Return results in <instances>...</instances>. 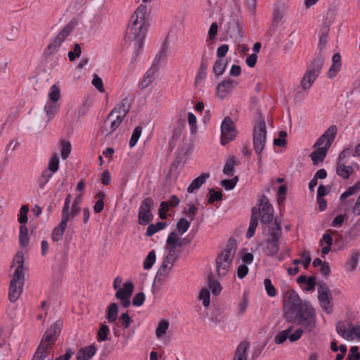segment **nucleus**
Returning a JSON list of instances; mask_svg holds the SVG:
<instances>
[{
    "mask_svg": "<svg viewBox=\"0 0 360 360\" xmlns=\"http://www.w3.org/2000/svg\"><path fill=\"white\" fill-rule=\"evenodd\" d=\"M283 317L288 323L300 326L304 331L310 333L316 326V313L309 301L302 300L299 295L291 290L283 298Z\"/></svg>",
    "mask_w": 360,
    "mask_h": 360,
    "instance_id": "nucleus-1",
    "label": "nucleus"
},
{
    "mask_svg": "<svg viewBox=\"0 0 360 360\" xmlns=\"http://www.w3.org/2000/svg\"><path fill=\"white\" fill-rule=\"evenodd\" d=\"M15 266L13 278L10 282L8 290V300L11 302H15L22 292V287L25 282L24 268V255L22 252H18L15 255L11 267Z\"/></svg>",
    "mask_w": 360,
    "mask_h": 360,
    "instance_id": "nucleus-2",
    "label": "nucleus"
},
{
    "mask_svg": "<svg viewBox=\"0 0 360 360\" xmlns=\"http://www.w3.org/2000/svg\"><path fill=\"white\" fill-rule=\"evenodd\" d=\"M268 229L269 236L265 240L267 243L266 255L273 257L279 251V240L282 236L281 223L277 218H275L274 222L268 226Z\"/></svg>",
    "mask_w": 360,
    "mask_h": 360,
    "instance_id": "nucleus-3",
    "label": "nucleus"
},
{
    "mask_svg": "<svg viewBox=\"0 0 360 360\" xmlns=\"http://www.w3.org/2000/svg\"><path fill=\"white\" fill-rule=\"evenodd\" d=\"M266 139V129L264 119L259 115L253 130V146L257 155H260L264 148Z\"/></svg>",
    "mask_w": 360,
    "mask_h": 360,
    "instance_id": "nucleus-4",
    "label": "nucleus"
},
{
    "mask_svg": "<svg viewBox=\"0 0 360 360\" xmlns=\"http://www.w3.org/2000/svg\"><path fill=\"white\" fill-rule=\"evenodd\" d=\"M76 26L75 19L70 20L63 29L58 34L53 41L48 45L44 50V55L50 56L58 51L59 47L64 40L70 35Z\"/></svg>",
    "mask_w": 360,
    "mask_h": 360,
    "instance_id": "nucleus-5",
    "label": "nucleus"
},
{
    "mask_svg": "<svg viewBox=\"0 0 360 360\" xmlns=\"http://www.w3.org/2000/svg\"><path fill=\"white\" fill-rule=\"evenodd\" d=\"M147 32V26L146 23L141 21L134 19L131 27H128L126 32L125 39L128 38L129 40L134 41L138 45V47L141 49L143 44V39H145Z\"/></svg>",
    "mask_w": 360,
    "mask_h": 360,
    "instance_id": "nucleus-6",
    "label": "nucleus"
},
{
    "mask_svg": "<svg viewBox=\"0 0 360 360\" xmlns=\"http://www.w3.org/2000/svg\"><path fill=\"white\" fill-rule=\"evenodd\" d=\"M323 65L322 58H316L308 67V70L302 77L300 84L303 89H309L319 76Z\"/></svg>",
    "mask_w": 360,
    "mask_h": 360,
    "instance_id": "nucleus-7",
    "label": "nucleus"
},
{
    "mask_svg": "<svg viewBox=\"0 0 360 360\" xmlns=\"http://www.w3.org/2000/svg\"><path fill=\"white\" fill-rule=\"evenodd\" d=\"M221 144L224 146L229 141H233L237 135V130L229 116L224 117L221 126Z\"/></svg>",
    "mask_w": 360,
    "mask_h": 360,
    "instance_id": "nucleus-8",
    "label": "nucleus"
},
{
    "mask_svg": "<svg viewBox=\"0 0 360 360\" xmlns=\"http://www.w3.org/2000/svg\"><path fill=\"white\" fill-rule=\"evenodd\" d=\"M153 205L154 201L150 197L145 198L143 200L138 214L140 225L145 226L153 219V214L151 212Z\"/></svg>",
    "mask_w": 360,
    "mask_h": 360,
    "instance_id": "nucleus-9",
    "label": "nucleus"
},
{
    "mask_svg": "<svg viewBox=\"0 0 360 360\" xmlns=\"http://www.w3.org/2000/svg\"><path fill=\"white\" fill-rule=\"evenodd\" d=\"M293 328V326H291L287 329L278 333L274 338L275 343L277 345L283 344L287 339H289L290 342H294L300 339L303 334V329L297 328L293 333H291Z\"/></svg>",
    "mask_w": 360,
    "mask_h": 360,
    "instance_id": "nucleus-10",
    "label": "nucleus"
},
{
    "mask_svg": "<svg viewBox=\"0 0 360 360\" xmlns=\"http://www.w3.org/2000/svg\"><path fill=\"white\" fill-rule=\"evenodd\" d=\"M287 6L284 1L278 0L274 5L273 12V20L269 32L275 30L278 26L279 22L286 13Z\"/></svg>",
    "mask_w": 360,
    "mask_h": 360,
    "instance_id": "nucleus-11",
    "label": "nucleus"
},
{
    "mask_svg": "<svg viewBox=\"0 0 360 360\" xmlns=\"http://www.w3.org/2000/svg\"><path fill=\"white\" fill-rule=\"evenodd\" d=\"M238 85V82L231 78H227L221 82L217 87V95L224 99Z\"/></svg>",
    "mask_w": 360,
    "mask_h": 360,
    "instance_id": "nucleus-12",
    "label": "nucleus"
},
{
    "mask_svg": "<svg viewBox=\"0 0 360 360\" xmlns=\"http://www.w3.org/2000/svg\"><path fill=\"white\" fill-rule=\"evenodd\" d=\"M131 98L129 96H127L124 98L119 105L113 108L112 110L108 115L107 119L111 118L114 114L117 113L125 117L127 113L129 112L131 106Z\"/></svg>",
    "mask_w": 360,
    "mask_h": 360,
    "instance_id": "nucleus-13",
    "label": "nucleus"
},
{
    "mask_svg": "<svg viewBox=\"0 0 360 360\" xmlns=\"http://www.w3.org/2000/svg\"><path fill=\"white\" fill-rule=\"evenodd\" d=\"M224 259H225L224 253H220L216 259L217 272L219 277L224 276L228 273L233 261L232 258L228 261Z\"/></svg>",
    "mask_w": 360,
    "mask_h": 360,
    "instance_id": "nucleus-14",
    "label": "nucleus"
},
{
    "mask_svg": "<svg viewBox=\"0 0 360 360\" xmlns=\"http://www.w3.org/2000/svg\"><path fill=\"white\" fill-rule=\"evenodd\" d=\"M243 27L239 22L238 17L236 15L231 17V20L228 22L226 31L232 37H243Z\"/></svg>",
    "mask_w": 360,
    "mask_h": 360,
    "instance_id": "nucleus-15",
    "label": "nucleus"
},
{
    "mask_svg": "<svg viewBox=\"0 0 360 360\" xmlns=\"http://www.w3.org/2000/svg\"><path fill=\"white\" fill-rule=\"evenodd\" d=\"M261 214L260 209H257V207H253L252 209V214L250 217V221L249 228L246 232V238H251L253 237L257 226L258 225V219L259 216Z\"/></svg>",
    "mask_w": 360,
    "mask_h": 360,
    "instance_id": "nucleus-16",
    "label": "nucleus"
},
{
    "mask_svg": "<svg viewBox=\"0 0 360 360\" xmlns=\"http://www.w3.org/2000/svg\"><path fill=\"white\" fill-rule=\"evenodd\" d=\"M330 146L325 145L323 148H318L310 154V158L314 165H317L319 162H323L327 155Z\"/></svg>",
    "mask_w": 360,
    "mask_h": 360,
    "instance_id": "nucleus-17",
    "label": "nucleus"
},
{
    "mask_svg": "<svg viewBox=\"0 0 360 360\" xmlns=\"http://www.w3.org/2000/svg\"><path fill=\"white\" fill-rule=\"evenodd\" d=\"M134 286L131 281H127L123 284V288H119L116 293L115 297L118 300H122L131 297Z\"/></svg>",
    "mask_w": 360,
    "mask_h": 360,
    "instance_id": "nucleus-18",
    "label": "nucleus"
},
{
    "mask_svg": "<svg viewBox=\"0 0 360 360\" xmlns=\"http://www.w3.org/2000/svg\"><path fill=\"white\" fill-rule=\"evenodd\" d=\"M96 352V347L92 345L81 348L77 354L76 360H89Z\"/></svg>",
    "mask_w": 360,
    "mask_h": 360,
    "instance_id": "nucleus-19",
    "label": "nucleus"
},
{
    "mask_svg": "<svg viewBox=\"0 0 360 360\" xmlns=\"http://www.w3.org/2000/svg\"><path fill=\"white\" fill-rule=\"evenodd\" d=\"M158 70L159 68H156L155 65H151L150 69L144 75V77L139 84L141 89L147 88L152 83L155 77V73L158 72Z\"/></svg>",
    "mask_w": 360,
    "mask_h": 360,
    "instance_id": "nucleus-20",
    "label": "nucleus"
},
{
    "mask_svg": "<svg viewBox=\"0 0 360 360\" xmlns=\"http://www.w3.org/2000/svg\"><path fill=\"white\" fill-rule=\"evenodd\" d=\"M210 177L209 173H202L197 178L194 179L191 184L187 188V192L192 193L195 190L198 189L200 186L205 184L206 180Z\"/></svg>",
    "mask_w": 360,
    "mask_h": 360,
    "instance_id": "nucleus-21",
    "label": "nucleus"
},
{
    "mask_svg": "<svg viewBox=\"0 0 360 360\" xmlns=\"http://www.w3.org/2000/svg\"><path fill=\"white\" fill-rule=\"evenodd\" d=\"M237 248V242L236 240L231 237L229 239L228 243L226 245V248L221 252L224 253V256H225V260H230V258H233V255L236 252Z\"/></svg>",
    "mask_w": 360,
    "mask_h": 360,
    "instance_id": "nucleus-22",
    "label": "nucleus"
},
{
    "mask_svg": "<svg viewBox=\"0 0 360 360\" xmlns=\"http://www.w3.org/2000/svg\"><path fill=\"white\" fill-rule=\"evenodd\" d=\"M337 174L344 179H347L350 175L354 172V169L352 166H346L342 162H338L336 167Z\"/></svg>",
    "mask_w": 360,
    "mask_h": 360,
    "instance_id": "nucleus-23",
    "label": "nucleus"
},
{
    "mask_svg": "<svg viewBox=\"0 0 360 360\" xmlns=\"http://www.w3.org/2000/svg\"><path fill=\"white\" fill-rule=\"evenodd\" d=\"M333 65L328 70V77L333 78L340 71L341 67V56L340 53H335L332 58Z\"/></svg>",
    "mask_w": 360,
    "mask_h": 360,
    "instance_id": "nucleus-24",
    "label": "nucleus"
},
{
    "mask_svg": "<svg viewBox=\"0 0 360 360\" xmlns=\"http://www.w3.org/2000/svg\"><path fill=\"white\" fill-rule=\"evenodd\" d=\"M67 226H68L67 221H62V220L60 221L59 224L57 226H56L52 231L51 238H52L53 241L58 242V241L60 240V239L62 238V236L67 228Z\"/></svg>",
    "mask_w": 360,
    "mask_h": 360,
    "instance_id": "nucleus-25",
    "label": "nucleus"
},
{
    "mask_svg": "<svg viewBox=\"0 0 360 360\" xmlns=\"http://www.w3.org/2000/svg\"><path fill=\"white\" fill-rule=\"evenodd\" d=\"M118 307L115 302L110 303L107 309L105 319L108 323H114L117 319Z\"/></svg>",
    "mask_w": 360,
    "mask_h": 360,
    "instance_id": "nucleus-26",
    "label": "nucleus"
},
{
    "mask_svg": "<svg viewBox=\"0 0 360 360\" xmlns=\"http://www.w3.org/2000/svg\"><path fill=\"white\" fill-rule=\"evenodd\" d=\"M207 283L208 288L214 295H218L221 292L222 287L221 286L220 283L215 280L212 272H210L207 276Z\"/></svg>",
    "mask_w": 360,
    "mask_h": 360,
    "instance_id": "nucleus-27",
    "label": "nucleus"
},
{
    "mask_svg": "<svg viewBox=\"0 0 360 360\" xmlns=\"http://www.w3.org/2000/svg\"><path fill=\"white\" fill-rule=\"evenodd\" d=\"M248 346L247 342H241L237 347L233 360H247L246 352Z\"/></svg>",
    "mask_w": 360,
    "mask_h": 360,
    "instance_id": "nucleus-28",
    "label": "nucleus"
},
{
    "mask_svg": "<svg viewBox=\"0 0 360 360\" xmlns=\"http://www.w3.org/2000/svg\"><path fill=\"white\" fill-rule=\"evenodd\" d=\"M351 324L352 323H349V328H347L343 321H338L336 326L337 333L345 339L352 340Z\"/></svg>",
    "mask_w": 360,
    "mask_h": 360,
    "instance_id": "nucleus-29",
    "label": "nucleus"
},
{
    "mask_svg": "<svg viewBox=\"0 0 360 360\" xmlns=\"http://www.w3.org/2000/svg\"><path fill=\"white\" fill-rule=\"evenodd\" d=\"M208 68V58L205 55L202 56L201 63L195 83H198L199 80L204 79L207 75V70Z\"/></svg>",
    "mask_w": 360,
    "mask_h": 360,
    "instance_id": "nucleus-30",
    "label": "nucleus"
},
{
    "mask_svg": "<svg viewBox=\"0 0 360 360\" xmlns=\"http://www.w3.org/2000/svg\"><path fill=\"white\" fill-rule=\"evenodd\" d=\"M49 343H44V341H41L32 360L35 359L41 360L47 356V350L49 347Z\"/></svg>",
    "mask_w": 360,
    "mask_h": 360,
    "instance_id": "nucleus-31",
    "label": "nucleus"
},
{
    "mask_svg": "<svg viewBox=\"0 0 360 360\" xmlns=\"http://www.w3.org/2000/svg\"><path fill=\"white\" fill-rule=\"evenodd\" d=\"M318 299H328L331 297V292L328 285L324 281H319L318 283Z\"/></svg>",
    "mask_w": 360,
    "mask_h": 360,
    "instance_id": "nucleus-32",
    "label": "nucleus"
},
{
    "mask_svg": "<svg viewBox=\"0 0 360 360\" xmlns=\"http://www.w3.org/2000/svg\"><path fill=\"white\" fill-rule=\"evenodd\" d=\"M30 241V238L28 236V230L26 225H21L20 226V233H19V244L21 248H26Z\"/></svg>",
    "mask_w": 360,
    "mask_h": 360,
    "instance_id": "nucleus-33",
    "label": "nucleus"
},
{
    "mask_svg": "<svg viewBox=\"0 0 360 360\" xmlns=\"http://www.w3.org/2000/svg\"><path fill=\"white\" fill-rule=\"evenodd\" d=\"M227 66V60L224 59H217L213 65V72L217 76L219 77L224 72Z\"/></svg>",
    "mask_w": 360,
    "mask_h": 360,
    "instance_id": "nucleus-34",
    "label": "nucleus"
},
{
    "mask_svg": "<svg viewBox=\"0 0 360 360\" xmlns=\"http://www.w3.org/2000/svg\"><path fill=\"white\" fill-rule=\"evenodd\" d=\"M167 226V223L164 221H158L155 224H150L146 230V236L150 237L160 230L164 229Z\"/></svg>",
    "mask_w": 360,
    "mask_h": 360,
    "instance_id": "nucleus-35",
    "label": "nucleus"
},
{
    "mask_svg": "<svg viewBox=\"0 0 360 360\" xmlns=\"http://www.w3.org/2000/svg\"><path fill=\"white\" fill-rule=\"evenodd\" d=\"M176 242H178V236L176 233L174 231H172L167 239V244L168 245L169 252L172 254H176Z\"/></svg>",
    "mask_w": 360,
    "mask_h": 360,
    "instance_id": "nucleus-36",
    "label": "nucleus"
},
{
    "mask_svg": "<svg viewBox=\"0 0 360 360\" xmlns=\"http://www.w3.org/2000/svg\"><path fill=\"white\" fill-rule=\"evenodd\" d=\"M326 134V143H325V145L330 147L337 134L336 126L332 125L328 127V129L323 134V135Z\"/></svg>",
    "mask_w": 360,
    "mask_h": 360,
    "instance_id": "nucleus-37",
    "label": "nucleus"
},
{
    "mask_svg": "<svg viewBox=\"0 0 360 360\" xmlns=\"http://www.w3.org/2000/svg\"><path fill=\"white\" fill-rule=\"evenodd\" d=\"M147 13V6L146 5L141 4L136 8L134 15L131 16L132 18L137 19L139 21H141L143 23H146V15Z\"/></svg>",
    "mask_w": 360,
    "mask_h": 360,
    "instance_id": "nucleus-38",
    "label": "nucleus"
},
{
    "mask_svg": "<svg viewBox=\"0 0 360 360\" xmlns=\"http://www.w3.org/2000/svg\"><path fill=\"white\" fill-rule=\"evenodd\" d=\"M53 173L49 170L44 169L41 174L38 178V185L40 188H44L45 185L49 182V179L52 178Z\"/></svg>",
    "mask_w": 360,
    "mask_h": 360,
    "instance_id": "nucleus-39",
    "label": "nucleus"
},
{
    "mask_svg": "<svg viewBox=\"0 0 360 360\" xmlns=\"http://www.w3.org/2000/svg\"><path fill=\"white\" fill-rule=\"evenodd\" d=\"M168 46L166 43H163L159 52L156 54L152 65H155L156 68H159L160 61L162 59H165L167 56Z\"/></svg>",
    "mask_w": 360,
    "mask_h": 360,
    "instance_id": "nucleus-40",
    "label": "nucleus"
},
{
    "mask_svg": "<svg viewBox=\"0 0 360 360\" xmlns=\"http://www.w3.org/2000/svg\"><path fill=\"white\" fill-rule=\"evenodd\" d=\"M155 251L152 250L149 252L143 262V269L145 270L150 269L155 262Z\"/></svg>",
    "mask_w": 360,
    "mask_h": 360,
    "instance_id": "nucleus-41",
    "label": "nucleus"
},
{
    "mask_svg": "<svg viewBox=\"0 0 360 360\" xmlns=\"http://www.w3.org/2000/svg\"><path fill=\"white\" fill-rule=\"evenodd\" d=\"M110 333L109 327L105 324H101L98 333L97 340L98 342H103L108 340V335Z\"/></svg>",
    "mask_w": 360,
    "mask_h": 360,
    "instance_id": "nucleus-42",
    "label": "nucleus"
},
{
    "mask_svg": "<svg viewBox=\"0 0 360 360\" xmlns=\"http://www.w3.org/2000/svg\"><path fill=\"white\" fill-rule=\"evenodd\" d=\"M59 168V158L58 155L56 153L52 158L49 160L48 163V167L46 169L49 170L52 173H55L58 170Z\"/></svg>",
    "mask_w": 360,
    "mask_h": 360,
    "instance_id": "nucleus-43",
    "label": "nucleus"
},
{
    "mask_svg": "<svg viewBox=\"0 0 360 360\" xmlns=\"http://www.w3.org/2000/svg\"><path fill=\"white\" fill-rule=\"evenodd\" d=\"M259 207H261L262 212H274L272 205L269 203L268 198L264 195H262L259 200Z\"/></svg>",
    "mask_w": 360,
    "mask_h": 360,
    "instance_id": "nucleus-44",
    "label": "nucleus"
},
{
    "mask_svg": "<svg viewBox=\"0 0 360 360\" xmlns=\"http://www.w3.org/2000/svg\"><path fill=\"white\" fill-rule=\"evenodd\" d=\"M30 208L27 205H24L20 207V214L18 217V221L21 225H25L27 222L28 217L27 214L29 212Z\"/></svg>",
    "mask_w": 360,
    "mask_h": 360,
    "instance_id": "nucleus-45",
    "label": "nucleus"
},
{
    "mask_svg": "<svg viewBox=\"0 0 360 360\" xmlns=\"http://www.w3.org/2000/svg\"><path fill=\"white\" fill-rule=\"evenodd\" d=\"M209 198L208 203L213 204L215 201H219L222 200L223 194L221 191H215L214 188L209 189L208 193Z\"/></svg>",
    "mask_w": 360,
    "mask_h": 360,
    "instance_id": "nucleus-46",
    "label": "nucleus"
},
{
    "mask_svg": "<svg viewBox=\"0 0 360 360\" xmlns=\"http://www.w3.org/2000/svg\"><path fill=\"white\" fill-rule=\"evenodd\" d=\"M359 258V255L357 252H353L350 257L346 262V266L348 267V270L352 271L356 269L358 261Z\"/></svg>",
    "mask_w": 360,
    "mask_h": 360,
    "instance_id": "nucleus-47",
    "label": "nucleus"
},
{
    "mask_svg": "<svg viewBox=\"0 0 360 360\" xmlns=\"http://www.w3.org/2000/svg\"><path fill=\"white\" fill-rule=\"evenodd\" d=\"M141 132L142 127L141 126H137L136 127H135L129 143L130 148H133L134 146H135L139 139L141 136Z\"/></svg>",
    "mask_w": 360,
    "mask_h": 360,
    "instance_id": "nucleus-48",
    "label": "nucleus"
},
{
    "mask_svg": "<svg viewBox=\"0 0 360 360\" xmlns=\"http://www.w3.org/2000/svg\"><path fill=\"white\" fill-rule=\"evenodd\" d=\"M169 322L167 320H162L159 324L158 328H156L155 333L156 336L160 338H161L164 334L166 333L168 328H169Z\"/></svg>",
    "mask_w": 360,
    "mask_h": 360,
    "instance_id": "nucleus-49",
    "label": "nucleus"
},
{
    "mask_svg": "<svg viewBox=\"0 0 360 360\" xmlns=\"http://www.w3.org/2000/svg\"><path fill=\"white\" fill-rule=\"evenodd\" d=\"M235 165H236V161H235L234 157L230 158L228 160V161L226 162V164L224 167V169H223L224 174L227 176H232L233 175L232 172L234 169Z\"/></svg>",
    "mask_w": 360,
    "mask_h": 360,
    "instance_id": "nucleus-50",
    "label": "nucleus"
},
{
    "mask_svg": "<svg viewBox=\"0 0 360 360\" xmlns=\"http://www.w3.org/2000/svg\"><path fill=\"white\" fill-rule=\"evenodd\" d=\"M45 112L48 117V120L52 119L57 112V105L55 103H48L45 107Z\"/></svg>",
    "mask_w": 360,
    "mask_h": 360,
    "instance_id": "nucleus-51",
    "label": "nucleus"
},
{
    "mask_svg": "<svg viewBox=\"0 0 360 360\" xmlns=\"http://www.w3.org/2000/svg\"><path fill=\"white\" fill-rule=\"evenodd\" d=\"M61 156L63 160L68 158L71 152V144L68 141H61Z\"/></svg>",
    "mask_w": 360,
    "mask_h": 360,
    "instance_id": "nucleus-52",
    "label": "nucleus"
},
{
    "mask_svg": "<svg viewBox=\"0 0 360 360\" xmlns=\"http://www.w3.org/2000/svg\"><path fill=\"white\" fill-rule=\"evenodd\" d=\"M210 290L207 288H202L199 294V299L202 300V304L204 307H207L210 305Z\"/></svg>",
    "mask_w": 360,
    "mask_h": 360,
    "instance_id": "nucleus-53",
    "label": "nucleus"
},
{
    "mask_svg": "<svg viewBox=\"0 0 360 360\" xmlns=\"http://www.w3.org/2000/svg\"><path fill=\"white\" fill-rule=\"evenodd\" d=\"M124 117H125L118 114L116 116L115 119H114L111 122L110 127V130L108 131V134H110L112 132H114L117 129V127L120 125V124L122 123V122L123 121Z\"/></svg>",
    "mask_w": 360,
    "mask_h": 360,
    "instance_id": "nucleus-54",
    "label": "nucleus"
},
{
    "mask_svg": "<svg viewBox=\"0 0 360 360\" xmlns=\"http://www.w3.org/2000/svg\"><path fill=\"white\" fill-rule=\"evenodd\" d=\"M82 53L81 46L79 44H75L73 51H69L68 58L70 61H74L80 57Z\"/></svg>",
    "mask_w": 360,
    "mask_h": 360,
    "instance_id": "nucleus-55",
    "label": "nucleus"
},
{
    "mask_svg": "<svg viewBox=\"0 0 360 360\" xmlns=\"http://www.w3.org/2000/svg\"><path fill=\"white\" fill-rule=\"evenodd\" d=\"M333 297H328V299L319 300L321 308L328 314H330L333 311V305L331 301Z\"/></svg>",
    "mask_w": 360,
    "mask_h": 360,
    "instance_id": "nucleus-56",
    "label": "nucleus"
},
{
    "mask_svg": "<svg viewBox=\"0 0 360 360\" xmlns=\"http://www.w3.org/2000/svg\"><path fill=\"white\" fill-rule=\"evenodd\" d=\"M264 287L267 295L269 297H275L276 295V290L272 285L271 281L269 278H265L264 281Z\"/></svg>",
    "mask_w": 360,
    "mask_h": 360,
    "instance_id": "nucleus-57",
    "label": "nucleus"
},
{
    "mask_svg": "<svg viewBox=\"0 0 360 360\" xmlns=\"http://www.w3.org/2000/svg\"><path fill=\"white\" fill-rule=\"evenodd\" d=\"M190 221H188L187 219L184 218H181L176 224V228L179 232L184 233L188 231V229L190 227Z\"/></svg>",
    "mask_w": 360,
    "mask_h": 360,
    "instance_id": "nucleus-58",
    "label": "nucleus"
},
{
    "mask_svg": "<svg viewBox=\"0 0 360 360\" xmlns=\"http://www.w3.org/2000/svg\"><path fill=\"white\" fill-rule=\"evenodd\" d=\"M225 315L224 312L217 311L212 314L211 321L215 325L218 326L221 322H224Z\"/></svg>",
    "mask_w": 360,
    "mask_h": 360,
    "instance_id": "nucleus-59",
    "label": "nucleus"
},
{
    "mask_svg": "<svg viewBox=\"0 0 360 360\" xmlns=\"http://www.w3.org/2000/svg\"><path fill=\"white\" fill-rule=\"evenodd\" d=\"M60 89L56 85H53L51 88L49 96L53 103H56L60 98Z\"/></svg>",
    "mask_w": 360,
    "mask_h": 360,
    "instance_id": "nucleus-60",
    "label": "nucleus"
},
{
    "mask_svg": "<svg viewBox=\"0 0 360 360\" xmlns=\"http://www.w3.org/2000/svg\"><path fill=\"white\" fill-rule=\"evenodd\" d=\"M63 326V323L60 321H56L49 328H48V330L51 332L53 337L58 336L61 328Z\"/></svg>",
    "mask_w": 360,
    "mask_h": 360,
    "instance_id": "nucleus-61",
    "label": "nucleus"
},
{
    "mask_svg": "<svg viewBox=\"0 0 360 360\" xmlns=\"http://www.w3.org/2000/svg\"><path fill=\"white\" fill-rule=\"evenodd\" d=\"M146 299L145 294L143 292H140L135 295L132 300V304L136 307L141 306Z\"/></svg>",
    "mask_w": 360,
    "mask_h": 360,
    "instance_id": "nucleus-62",
    "label": "nucleus"
},
{
    "mask_svg": "<svg viewBox=\"0 0 360 360\" xmlns=\"http://www.w3.org/2000/svg\"><path fill=\"white\" fill-rule=\"evenodd\" d=\"M347 360H360V352L357 346H353L350 348Z\"/></svg>",
    "mask_w": 360,
    "mask_h": 360,
    "instance_id": "nucleus-63",
    "label": "nucleus"
},
{
    "mask_svg": "<svg viewBox=\"0 0 360 360\" xmlns=\"http://www.w3.org/2000/svg\"><path fill=\"white\" fill-rule=\"evenodd\" d=\"M169 210L168 203L165 201L160 202V207L159 209V217L161 219H166L167 218V212Z\"/></svg>",
    "mask_w": 360,
    "mask_h": 360,
    "instance_id": "nucleus-64",
    "label": "nucleus"
}]
</instances>
